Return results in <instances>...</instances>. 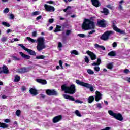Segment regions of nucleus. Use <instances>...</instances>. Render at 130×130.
Returning <instances> with one entry per match:
<instances>
[{"label": "nucleus", "instance_id": "obj_8", "mask_svg": "<svg viewBox=\"0 0 130 130\" xmlns=\"http://www.w3.org/2000/svg\"><path fill=\"white\" fill-rule=\"evenodd\" d=\"M63 97L65 98V99H69V100H71V101H75L76 103H80L82 104L83 103V101L79 100H75V98L73 96H71L68 94H63Z\"/></svg>", "mask_w": 130, "mask_h": 130}, {"label": "nucleus", "instance_id": "obj_4", "mask_svg": "<svg viewBox=\"0 0 130 130\" xmlns=\"http://www.w3.org/2000/svg\"><path fill=\"white\" fill-rule=\"evenodd\" d=\"M75 82L76 84H77V85H79L80 86H82V87H84V88L89 89L90 92H94V87L90 84L86 83L79 80H76Z\"/></svg>", "mask_w": 130, "mask_h": 130}, {"label": "nucleus", "instance_id": "obj_43", "mask_svg": "<svg viewBox=\"0 0 130 130\" xmlns=\"http://www.w3.org/2000/svg\"><path fill=\"white\" fill-rule=\"evenodd\" d=\"M16 114L17 116H19L21 115V111L20 110H17L16 112Z\"/></svg>", "mask_w": 130, "mask_h": 130}, {"label": "nucleus", "instance_id": "obj_19", "mask_svg": "<svg viewBox=\"0 0 130 130\" xmlns=\"http://www.w3.org/2000/svg\"><path fill=\"white\" fill-rule=\"evenodd\" d=\"M92 4L94 7H100V3L98 0H91Z\"/></svg>", "mask_w": 130, "mask_h": 130}, {"label": "nucleus", "instance_id": "obj_52", "mask_svg": "<svg viewBox=\"0 0 130 130\" xmlns=\"http://www.w3.org/2000/svg\"><path fill=\"white\" fill-rule=\"evenodd\" d=\"M71 8L72 7L71 6H68L66 9L63 10V11L64 12V13H66L67 11H68L69 9H71Z\"/></svg>", "mask_w": 130, "mask_h": 130}, {"label": "nucleus", "instance_id": "obj_54", "mask_svg": "<svg viewBox=\"0 0 130 130\" xmlns=\"http://www.w3.org/2000/svg\"><path fill=\"white\" fill-rule=\"evenodd\" d=\"M10 19H15V16L13 14H11L10 15Z\"/></svg>", "mask_w": 130, "mask_h": 130}, {"label": "nucleus", "instance_id": "obj_56", "mask_svg": "<svg viewBox=\"0 0 130 130\" xmlns=\"http://www.w3.org/2000/svg\"><path fill=\"white\" fill-rule=\"evenodd\" d=\"M53 19H49V23H50V24H52V23H53Z\"/></svg>", "mask_w": 130, "mask_h": 130}, {"label": "nucleus", "instance_id": "obj_58", "mask_svg": "<svg viewBox=\"0 0 130 130\" xmlns=\"http://www.w3.org/2000/svg\"><path fill=\"white\" fill-rule=\"evenodd\" d=\"M47 4H54V2H53V1H48V2H47Z\"/></svg>", "mask_w": 130, "mask_h": 130}, {"label": "nucleus", "instance_id": "obj_53", "mask_svg": "<svg viewBox=\"0 0 130 130\" xmlns=\"http://www.w3.org/2000/svg\"><path fill=\"white\" fill-rule=\"evenodd\" d=\"M97 107L100 109V108H102V106H101V104L98 103L96 104Z\"/></svg>", "mask_w": 130, "mask_h": 130}, {"label": "nucleus", "instance_id": "obj_14", "mask_svg": "<svg viewBox=\"0 0 130 130\" xmlns=\"http://www.w3.org/2000/svg\"><path fill=\"white\" fill-rule=\"evenodd\" d=\"M29 71H30V69L27 68L26 69L25 68H20L19 69L17 70L18 73H27L28 72H29Z\"/></svg>", "mask_w": 130, "mask_h": 130}, {"label": "nucleus", "instance_id": "obj_24", "mask_svg": "<svg viewBox=\"0 0 130 130\" xmlns=\"http://www.w3.org/2000/svg\"><path fill=\"white\" fill-rule=\"evenodd\" d=\"M25 51L28 52V53H29V54H31V55H35L36 54V53L34 51H33V50L29 49L28 48H27L26 50H25Z\"/></svg>", "mask_w": 130, "mask_h": 130}, {"label": "nucleus", "instance_id": "obj_18", "mask_svg": "<svg viewBox=\"0 0 130 130\" xmlns=\"http://www.w3.org/2000/svg\"><path fill=\"white\" fill-rule=\"evenodd\" d=\"M36 82H37V83H39L40 84H42V85H46L47 84L46 80L41 79H37Z\"/></svg>", "mask_w": 130, "mask_h": 130}, {"label": "nucleus", "instance_id": "obj_32", "mask_svg": "<svg viewBox=\"0 0 130 130\" xmlns=\"http://www.w3.org/2000/svg\"><path fill=\"white\" fill-rule=\"evenodd\" d=\"M88 100L89 103H92L94 101V96H89L88 98Z\"/></svg>", "mask_w": 130, "mask_h": 130}, {"label": "nucleus", "instance_id": "obj_15", "mask_svg": "<svg viewBox=\"0 0 130 130\" xmlns=\"http://www.w3.org/2000/svg\"><path fill=\"white\" fill-rule=\"evenodd\" d=\"M2 71H1L2 73H4V74H9V69L6 65H3L2 68Z\"/></svg>", "mask_w": 130, "mask_h": 130}, {"label": "nucleus", "instance_id": "obj_31", "mask_svg": "<svg viewBox=\"0 0 130 130\" xmlns=\"http://www.w3.org/2000/svg\"><path fill=\"white\" fill-rule=\"evenodd\" d=\"M11 57L13 60L17 61H19V60H21V59H20V58H18V57L16 56H12Z\"/></svg>", "mask_w": 130, "mask_h": 130}, {"label": "nucleus", "instance_id": "obj_49", "mask_svg": "<svg viewBox=\"0 0 130 130\" xmlns=\"http://www.w3.org/2000/svg\"><path fill=\"white\" fill-rule=\"evenodd\" d=\"M123 72L125 74H128V73H130L129 70L127 69H125Z\"/></svg>", "mask_w": 130, "mask_h": 130}, {"label": "nucleus", "instance_id": "obj_21", "mask_svg": "<svg viewBox=\"0 0 130 130\" xmlns=\"http://www.w3.org/2000/svg\"><path fill=\"white\" fill-rule=\"evenodd\" d=\"M124 3V0H121L119 2V7H118V10H120L121 11V10H123V8L122 7V4Z\"/></svg>", "mask_w": 130, "mask_h": 130}, {"label": "nucleus", "instance_id": "obj_29", "mask_svg": "<svg viewBox=\"0 0 130 130\" xmlns=\"http://www.w3.org/2000/svg\"><path fill=\"white\" fill-rule=\"evenodd\" d=\"M61 28V26L59 25H56V27L54 30V32H59L60 31V29Z\"/></svg>", "mask_w": 130, "mask_h": 130}, {"label": "nucleus", "instance_id": "obj_34", "mask_svg": "<svg viewBox=\"0 0 130 130\" xmlns=\"http://www.w3.org/2000/svg\"><path fill=\"white\" fill-rule=\"evenodd\" d=\"M2 25H3V26H5L6 27H10L11 26L10 25V23L6 22L5 21L2 22Z\"/></svg>", "mask_w": 130, "mask_h": 130}, {"label": "nucleus", "instance_id": "obj_7", "mask_svg": "<svg viewBox=\"0 0 130 130\" xmlns=\"http://www.w3.org/2000/svg\"><path fill=\"white\" fill-rule=\"evenodd\" d=\"M112 23L113 29V30H114V31H116V32H118V33H120V34H125V31L121 30L118 28H117L116 26H115V24H116V21H112Z\"/></svg>", "mask_w": 130, "mask_h": 130}, {"label": "nucleus", "instance_id": "obj_6", "mask_svg": "<svg viewBox=\"0 0 130 130\" xmlns=\"http://www.w3.org/2000/svg\"><path fill=\"white\" fill-rule=\"evenodd\" d=\"M112 34H113V31H107L102 35L101 37V39L105 41L108 40L109 36H110Z\"/></svg>", "mask_w": 130, "mask_h": 130}, {"label": "nucleus", "instance_id": "obj_30", "mask_svg": "<svg viewBox=\"0 0 130 130\" xmlns=\"http://www.w3.org/2000/svg\"><path fill=\"white\" fill-rule=\"evenodd\" d=\"M26 39H27L28 41H30V42H32V43H35V42H36V40H34L29 37H26Z\"/></svg>", "mask_w": 130, "mask_h": 130}, {"label": "nucleus", "instance_id": "obj_1", "mask_svg": "<svg viewBox=\"0 0 130 130\" xmlns=\"http://www.w3.org/2000/svg\"><path fill=\"white\" fill-rule=\"evenodd\" d=\"M84 30H93L95 28V23L91 19H86L82 25Z\"/></svg>", "mask_w": 130, "mask_h": 130}, {"label": "nucleus", "instance_id": "obj_20", "mask_svg": "<svg viewBox=\"0 0 130 130\" xmlns=\"http://www.w3.org/2000/svg\"><path fill=\"white\" fill-rule=\"evenodd\" d=\"M29 92L32 96H36L38 93L37 92V90L34 89V88H31L29 90Z\"/></svg>", "mask_w": 130, "mask_h": 130}, {"label": "nucleus", "instance_id": "obj_13", "mask_svg": "<svg viewBox=\"0 0 130 130\" xmlns=\"http://www.w3.org/2000/svg\"><path fill=\"white\" fill-rule=\"evenodd\" d=\"M62 118V117L61 116V115L57 116L53 118V122L54 123H56V122H58V121H60V120H61Z\"/></svg>", "mask_w": 130, "mask_h": 130}, {"label": "nucleus", "instance_id": "obj_37", "mask_svg": "<svg viewBox=\"0 0 130 130\" xmlns=\"http://www.w3.org/2000/svg\"><path fill=\"white\" fill-rule=\"evenodd\" d=\"M108 55L110 56H115V52L111 51L108 53Z\"/></svg>", "mask_w": 130, "mask_h": 130}, {"label": "nucleus", "instance_id": "obj_36", "mask_svg": "<svg viewBox=\"0 0 130 130\" xmlns=\"http://www.w3.org/2000/svg\"><path fill=\"white\" fill-rule=\"evenodd\" d=\"M75 113L77 115V116H79V117H81V116H82V115H81L80 111H79V110H78L75 111Z\"/></svg>", "mask_w": 130, "mask_h": 130}, {"label": "nucleus", "instance_id": "obj_17", "mask_svg": "<svg viewBox=\"0 0 130 130\" xmlns=\"http://www.w3.org/2000/svg\"><path fill=\"white\" fill-rule=\"evenodd\" d=\"M19 54L21 55V56H22L23 58H24L25 59H30V58H31V57L30 56L26 55L22 52H20Z\"/></svg>", "mask_w": 130, "mask_h": 130}, {"label": "nucleus", "instance_id": "obj_48", "mask_svg": "<svg viewBox=\"0 0 130 130\" xmlns=\"http://www.w3.org/2000/svg\"><path fill=\"white\" fill-rule=\"evenodd\" d=\"M4 122H5L6 123H9L11 122V120H10V119H4Z\"/></svg>", "mask_w": 130, "mask_h": 130}, {"label": "nucleus", "instance_id": "obj_27", "mask_svg": "<svg viewBox=\"0 0 130 130\" xmlns=\"http://www.w3.org/2000/svg\"><path fill=\"white\" fill-rule=\"evenodd\" d=\"M71 54H75V55H79V52L76 50H72L70 52Z\"/></svg>", "mask_w": 130, "mask_h": 130}, {"label": "nucleus", "instance_id": "obj_44", "mask_svg": "<svg viewBox=\"0 0 130 130\" xmlns=\"http://www.w3.org/2000/svg\"><path fill=\"white\" fill-rule=\"evenodd\" d=\"M84 60H85V62H86V63H89V58L88 57V56H85V58H84Z\"/></svg>", "mask_w": 130, "mask_h": 130}, {"label": "nucleus", "instance_id": "obj_38", "mask_svg": "<svg viewBox=\"0 0 130 130\" xmlns=\"http://www.w3.org/2000/svg\"><path fill=\"white\" fill-rule=\"evenodd\" d=\"M87 72L89 75H93L94 74V71L91 69H88Z\"/></svg>", "mask_w": 130, "mask_h": 130}, {"label": "nucleus", "instance_id": "obj_25", "mask_svg": "<svg viewBox=\"0 0 130 130\" xmlns=\"http://www.w3.org/2000/svg\"><path fill=\"white\" fill-rule=\"evenodd\" d=\"M102 13H104V15H107L109 14V11L107 8H104L103 11H101Z\"/></svg>", "mask_w": 130, "mask_h": 130}, {"label": "nucleus", "instance_id": "obj_39", "mask_svg": "<svg viewBox=\"0 0 130 130\" xmlns=\"http://www.w3.org/2000/svg\"><path fill=\"white\" fill-rule=\"evenodd\" d=\"M58 47L59 49V50L61 51V47H62V44L61 42H58Z\"/></svg>", "mask_w": 130, "mask_h": 130}, {"label": "nucleus", "instance_id": "obj_12", "mask_svg": "<svg viewBox=\"0 0 130 130\" xmlns=\"http://www.w3.org/2000/svg\"><path fill=\"white\" fill-rule=\"evenodd\" d=\"M86 53H87V54L89 55V56L91 58V60H95V59H96V58H97V56H96V55L95 54H94V53H93L90 51H87L86 52Z\"/></svg>", "mask_w": 130, "mask_h": 130}, {"label": "nucleus", "instance_id": "obj_50", "mask_svg": "<svg viewBox=\"0 0 130 130\" xmlns=\"http://www.w3.org/2000/svg\"><path fill=\"white\" fill-rule=\"evenodd\" d=\"M72 33V31L70 30H66V35L69 36Z\"/></svg>", "mask_w": 130, "mask_h": 130}, {"label": "nucleus", "instance_id": "obj_5", "mask_svg": "<svg viewBox=\"0 0 130 130\" xmlns=\"http://www.w3.org/2000/svg\"><path fill=\"white\" fill-rule=\"evenodd\" d=\"M108 113L111 115V116H113L114 118H115V119H117L119 121H122V120H123V117H122V115H121V114L120 113H114L111 110H109Z\"/></svg>", "mask_w": 130, "mask_h": 130}, {"label": "nucleus", "instance_id": "obj_63", "mask_svg": "<svg viewBox=\"0 0 130 130\" xmlns=\"http://www.w3.org/2000/svg\"><path fill=\"white\" fill-rule=\"evenodd\" d=\"M13 40H14V41H19V39L18 38H15V39H13Z\"/></svg>", "mask_w": 130, "mask_h": 130}, {"label": "nucleus", "instance_id": "obj_28", "mask_svg": "<svg viewBox=\"0 0 130 130\" xmlns=\"http://www.w3.org/2000/svg\"><path fill=\"white\" fill-rule=\"evenodd\" d=\"M107 68L109 69V70H112V68H113V64H112V63H109L107 64Z\"/></svg>", "mask_w": 130, "mask_h": 130}, {"label": "nucleus", "instance_id": "obj_61", "mask_svg": "<svg viewBox=\"0 0 130 130\" xmlns=\"http://www.w3.org/2000/svg\"><path fill=\"white\" fill-rule=\"evenodd\" d=\"M21 90L23 91H26V87L25 86L22 87V88H21Z\"/></svg>", "mask_w": 130, "mask_h": 130}, {"label": "nucleus", "instance_id": "obj_55", "mask_svg": "<svg viewBox=\"0 0 130 130\" xmlns=\"http://www.w3.org/2000/svg\"><path fill=\"white\" fill-rule=\"evenodd\" d=\"M32 15L34 16H36V15H39V12L38 11H36L35 12H33Z\"/></svg>", "mask_w": 130, "mask_h": 130}, {"label": "nucleus", "instance_id": "obj_42", "mask_svg": "<svg viewBox=\"0 0 130 130\" xmlns=\"http://www.w3.org/2000/svg\"><path fill=\"white\" fill-rule=\"evenodd\" d=\"M19 46H20V47H22V48H23L24 49V50H26L27 48H26V47H25V46H24V45L22 44H18Z\"/></svg>", "mask_w": 130, "mask_h": 130}, {"label": "nucleus", "instance_id": "obj_2", "mask_svg": "<svg viewBox=\"0 0 130 130\" xmlns=\"http://www.w3.org/2000/svg\"><path fill=\"white\" fill-rule=\"evenodd\" d=\"M62 91H64L66 94H75L76 93V85L72 84L70 86H68L64 84L61 86Z\"/></svg>", "mask_w": 130, "mask_h": 130}, {"label": "nucleus", "instance_id": "obj_26", "mask_svg": "<svg viewBox=\"0 0 130 130\" xmlns=\"http://www.w3.org/2000/svg\"><path fill=\"white\" fill-rule=\"evenodd\" d=\"M94 46H95V48H101V49H102V50H105V47L103 46H100V45H98V44H95L94 45Z\"/></svg>", "mask_w": 130, "mask_h": 130}, {"label": "nucleus", "instance_id": "obj_62", "mask_svg": "<svg viewBox=\"0 0 130 130\" xmlns=\"http://www.w3.org/2000/svg\"><path fill=\"white\" fill-rule=\"evenodd\" d=\"M40 96L42 98H44L45 97V95H44V94H40Z\"/></svg>", "mask_w": 130, "mask_h": 130}, {"label": "nucleus", "instance_id": "obj_40", "mask_svg": "<svg viewBox=\"0 0 130 130\" xmlns=\"http://www.w3.org/2000/svg\"><path fill=\"white\" fill-rule=\"evenodd\" d=\"M77 36H79V37L81 38H85V37H86V35L84 34H79L77 35Z\"/></svg>", "mask_w": 130, "mask_h": 130}, {"label": "nucleus", "instance_id": "obj_59", "mask_svg": "<svg viewBox=\"0 0 130 130\" xmlns=\"http://www.w3.org/2000/svg\"><path fill=\"white\" fill-rule=\"evenodd\" d=\"M41 19V16H39L38 17L36 18L37 21H38Z\"/></svg>", "mask_w": 130, "mask_h": 130}, {"label": "nucleus", "instance_id": "obj_11", "mask_svg": "<svg viewBox=\"0 0 130 130\" xmlns=\"http://www.w3.org/2000/svg\"><path fill=\"white\" fill-rule=\"evenodd\" d=\"M46 93L48 96H52L53 95H57V92L54 90L48 89L46 91Z\"/></svg>", "mask_w": 130, "mask_h": 130}, {"label": "nucleus", "instance_id": "obj_64", "mask_svg": "<svg viewBox=\"0 0 130 130\" xmlns=\"http://www.w3.org/2000/svg\"><path fill=\"white\" fill-rule=\"evenodd\" d=\"M107 7L108 8V9H112V7H111V6L110 5H108Z\"/></svg>", "mask_w": 130, "mask_h": 130}, {"label": "nucleus", "instance_id": "obj_22", "mask_svg": "<svg viewBox=\"0 0 130 130\" xmlns=\"http://www.w3.org/2000/svg\"><path fill=\"white\" fill-rule=\"evenodd\" d=\"M101 63V59L100 58H98L97 62H93L91 64L92 66H100Z\"/></svg>", "mask_w": 130, "mask_h": 130}, {"label": "nucleus", "instance_id": "obj_10", "mask_svg": "<svg viewBox=\"0 0 130 130\" xmlns=\"http://www.w3.org/2000/svg\"><path fill=\"white\" fill-rule=\"evenodd\" d=\"M44 8L46 11L47 12H54L55 10V9H54V7L48 5L47 4L44 5Z\"/></svg>", "mask_w": 130, "mask_h": 130}, {"label": "nucleus", "instance_id": "obj_16", "mask_svg": "<svg viewBox=\"0 0 130 130\" xmlns=\"http://www.w3.org/2000/svg\"><path fill=\"white\" fill-rule=\"evenodd\" d=\"M96 96H95V101H99V100H101L102 99V94L100 93L99 91H96L95 92Z\"/></svg>", "mask_w": 130, "mask_h": 130}, {"label": "nucleus", "instance_id": "obj_9", "mask_svg": "<svg viewBox=\"0 0 130 130\" xmlns=\"http://www.w3.org/2000/svg\"><path fill=\"white\" fill-rule=\"evenodd\" d=\"M107 24V22L104 19L100 20L98 21V24L99 26V27H102L103 28H105V27H106Z\"/></svg>", "mask_w": 130, "mask_h": 130}, {"label": "nucleus", "instance_id": "obj_46", "mask_svg": "<svg viewBox=\"0 0 130 130\" xmlns=\"http://www.w3.org/2000/svg\"><path fill=\"white\" fill-rule=\"evenodd\" d=\"M4 14H8L9 12H10V9L9 8H6L4 11H3Z\"/></svg>", "mask_w": 130, "mask_h": 130}, {"label": "nucleus", "instance_id": "obj_51", "mask_svg": "<svg viewBox=\"0 0 130 130\" xmlns=\"http://www.w3.org/2000/svg\"><path fill=\"white\" fill-rule=\"evenodd\" d=\"M112 46L114 48L117 47V43H116V42L113 43Z\"/></svg>", "mask_w": 130, "mask_h": 130}, {"label": "nucleus", "instance_id": "obj_45", "mask_svg": "<svg viewBox=\"0 0 130 130\" xmlns=\"http://www.w3.org/2000/svg\"><path fill=\"white\" fill-rule=\"evenodd\" d=\"M7 40H8V38L7 37H3L1 39V41H2V42H6V41H7Z\"/></svg>", "mask_w": 130, "mask_h": 130}, {"label": "nucleus", "instance_id": "obj_60", "mask_svg": "<svg viewBox=\"0 0 130 130\" xmlns=\"http://www.w3.org/2000/svg\"><path fill=\"white\" fill-rule=\"evenodd\" d=\"M59 64L60 67H61L62 66V61L59 60Z\"/></svg>", "mask_w": 130, "mask_h": 130}, {"label": "nucleus", "instance_id": "obj_3", "mask_svg": "<svg viewBox=\"0 0 130 130\" xmlns=\"http://www.w3.org/2000/svg\"><path fill=\"white\" fill-rule=\"evenodd\" d=\"M37 49L38 51H41V50H43V49L46 48V46L45 45V40H44V38H38L37 40Z\"/></svg>", "mask_w": 130, "mask_h": 130}, {"label": "nucleus", "instance_id": "obj_57", "mask_svg": "<svg viewBox=\"0 0 130 130\" xmlns=\"http://www.w3.org/2000/svg\"><path fill=\"white\" fill-rule=\"evenodd\" d=\"M95 30H91V31H90V32H89L88 34H89V35H90V34H93V33H95Z\"/></svg>", "mask_w": 130, "mask_h": 130}, {"label": "nucleus", "instance_id": "obj_33", "mask_svg": "<svg viewBox=\"0 0 130 130\" xmlns=\"http://www.w3.org/2000/svg\"><path fill=\"white\" fill-rule=\"evenodd\" d=\"M20 80H21V77H20V76H19L18 75L15 76V79H14L15 82H19V81H20Z\"/></svg>", "mask_w": 130, "mask_h": 130}, {"label": "nucleus", "instance_id": "obj_47", "mask_svg": "<svg viewBox=\"0 0 130 130\" xmlns=\"http://www.w3.org/2000/svg\"><path fill=\"white\" fill-rule=\"evenodd\" d=\"M32 36L33 37H36L37 36V31H34L32 33Z\"/></svg>", "mask_w": 130, "mask_h": 130}, {"label": "nucleus", "instance_id": "obj_35", "mask_svg": "<svg viewBox=\"0 0 130 130\" xmlns=\"http://www.w3.org/2000/svg\"><path fill=\"white\" fill-rule=\"evenodd\" d=\"M45 58V56L44 55L37 56L36 57L37 59H44Z\"/></svg>", "mask_w": 130, "mask_h": 130}, {"label": "nucleus", "instance_id": "obj_41", "mask_svg": "<svg viewBox=\"0 0 130 130\" xmlns=\"http://www.w3.org/2000/svg\"><path fill=\"white\" fill-rule=\"evenodd\" d=\"M93 69L95 72H99V71H100V67H99V66H95L93 68Z\"/></svg>", "mask_w": 130, "mask_h": 130}, {"label": "nucleus", "instance_id": "obj_23", "mask_svg": "<svg viewBox=\"0 0 130 130\" xmlns=\"http://www.w3.org/2000/svg\"><path fill=\"white\" fill-rule=\"evenodd\" d=\"M0 127H2L3 128H8V127H9V125L5 123L0 122Z\"/></svg>", "mask_w": 130, "mask_h": 130}]
</instances>
